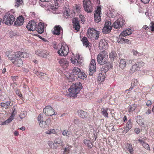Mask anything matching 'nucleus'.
<instances>
[{"mask_svg": "<svg viewBox=\"0 0 154 154\" xmlns=\"http://www.w3.org/2000/svg\"><path fill=\"white\" fill-rule=\"evenodd\" d=\"M135 64L136 65V66L138 68L140 67L143 66L144 65V63L143 62H138Z\"/></svg>", "mask_w": 154, "mask_h": 154, "instance_id": "a18cd8bd", "label": "nucleus"}, {"mask_svg": "<svg viewBox=\"0 0 154 154\" xmlns=\"http://www.w3.org/2000/svg\"><path fill=\"white\" fill-rule=\"evenodd\" d=\"M15 20L14 16L9 13H6L3 17V23L6 24L10 26L12 24Z\"/></svg>", "mask_w": 154, "mask_h": 154, "instance_id": "423d86ee", "label": "nucleus"}, {"mask_svg": "<svg viewBox=\"0 0 154 154\" xmlns=\"http://www.w3.org/2000/svg\"><path fill=\"white\" fill-rule=\"evenodd\" d=\"M131 128H130L126 127L125 128L124 130V132L125 133H126L128 131H129Z\"/></svg>", "mask_w": 154, "mask_h": 154, "instance_id": "13d9d810", "label": "nucleus"}, {"mask_svg": "<svg viewBox=\"0 0 154 154\" xmlns=\"http://www.w3.org/2000/svg\"><path fill=\"white\" fill-rule=\"evenodd\" d=\"M108 47V43L105 39H102L99 42V47L100 50H106Z\"/></svg>", "mask_w": 154, "mask_h": 154, "instance_id": "f3484780", "label": "nucleus"}, {"mask_svg": "<svg viewBox=\"0 0 154 154\" xmlns=\"http://www.w3.org/2000/svg\"><path fill=\"white\" fill-rule=\"evenodd\" d=\"M82 41L83 43L85 42H87V41H88V40L87 38L86 37H85L82 38Z\"/></svg>", "mask_w": 154, "mask_h": 154, "instance_id": "69168bd1", "label": "nucleus"}, {"mask_svg": "<svg viewBox=\"0 0 154 154\" xmlns=\"http://www.w3.org/2000/svg\"><path fill=\"white\" fill-rule=\"evenodd\" d=\"M26 27L29 30L34 31L35 30L36 28V23L34 21L31 20L29 22Z\"/></svg>", "mask_w": 154, "mask_h": 154, "instance_id": "2eb2a0df", "label": "nucleus"}, {"mask_svg": "<svg viewBox=\"0 0 154 154\" xmlns=\"http://www.w3.org/2000/svg\"><path fill=\"white\" fill-rule=\"evenodd\" d=\"M136 120L137 122L139 125H144V120L139 115L137 116L136 118Z\"/></svg>", "mask_w": 154, "mask_h": 154, "instance_id": "a878e982", "label": "nucleus"}, {"mask_svg": "<svg viewBox=\"0 0 154 154\" xmlns=\"http://www.w3.org/2000/svg\"><path fill=\"white\" fill-rule=\"evenodd\" d=\"M119 41V42H120L121 43H128L129 42V40L128 39H126L124 38H120Z\"/></svg>", "mask_w": 154, "mask_h": 154, "instance_id": "79ce46f5", "label": "nucleus"}, {"mask_svg": "<svg viewBox=\"0 0 154 154\" xmlns=\"http://www.w3.org/2000/svg\"><path fill=\"white\" fill-rule=\"evenodd\" d=\"M84 143L86 145H87L88 147L91 148L92 146V143L91 142L87 140H84Z\"/></svg>", "mask_w": 154, "mask_h": 154, "instance_id": "f704fd0d", "label": "nucleus"}, {"mask_svg": "<svg viewBox=\"0 0 154 154\" xmlns=\"http://www.w3.org/2000/svg\"><path fill=\"white\" fill-rule=\"evenodd\" d=\"M24 22V18L22 16L18 17L16 20L14 22V25L17 26L23 25Z\"/></svg>", "mask_w": 154, "mask_h": 154, "instance_id": "a211bd4d", "label": "nucleus"}, {"mask_svg": "<svg viewBox=\"0 0 154 154\" xmlns=\"http://www.w3.org/2000/svg\"><path fill=\"white\" fill-rule=\"evenodd\" d=\"M70 132L67 130H64L62 131V134L65 136L69 137L70 135Z\"/></svg>", "mask_w": 154, "mask_h": 154, "instance_id": "58836bf2", "label": "nucleus"}, {"mask_svg": "<svg viewBox=\"0 0 154 154\" xmlns=\"http://www.w3.org/2000/svg\"><path fill=\"white\" fill-rule=\"evenodd\" d=\"M126 31H127V32L128 35H130L132 33V30L130 29H128L125 30Z\"/></svg>", "mask_w": 154, "mask_h": 154, "instance_id": "bf43d9fd", "label": "nucleus"}, {"mask_svg": "<svg viewBox=\"0 0 154 154\" xmlns=\"http://www.w3.org/2000/svg\"><path fill=\"white\" fill-rule=\"evenodd\" d=\"M17 53L18 54L20 55V57L21 58H27L29 55V54L26 52H21L19 51L17 52Z\"/></svg>", "mask_w": 154, "mask_h": 154, "instance_id": "7c9ffc66", "label": "nucleus"}, {"mask_svg": "<svg viewBox=\"0 0 154 154\" xmlns=\"http://www.w3.org/2000/svg\"><path fill=\"white\" fill-rule=\"evenodd\" d=\"M42 76L40 77V78L42 80L46 81L48 79V77L46 74L44 73Z\"/></svg>", "mask_w": 154, "mask_h": 154, "instance_id": "de8ad7c7", "label": "nucleus"}, {"mask_svg": "<svg viewBox=\"0 0 154 154\" xmlns=\"http://www.w3.org/2000/svg\"><path fill=\"white\" fill-rule=\"evenodd\" d=\"M127 145L128 150L129 151L130 153L131 154L133 151V149L132 148V145L129 144H128Z\"/></svg>", "mask_w": 154, "mask_h": 154, "instance_id": "37998d69", "label": "nucleus"}, {"mask_svg": "<svg viewBox=\"0 0 154 154\" xmlns=\"http://www.w3.org/2000/svg\"><path fill=\"white\" fill-rule=\"evenodd\" d=\"M58 6L57 5H52L49 8V11L54 14H58L59 13L58 10Z\"/></svg>", "mask_w": 154, "mask_h": 154, "instance_id": "b1692460", "label": "nucleus"}, {"mask_svg": "<svg viewBox=\"0 0 154 154\" xmlns=\"http://www.w3.org/2000/svg\"><path fill=\"white\" fill-rule=\"evenodd\" d=\"M143 28L145 30L149 32H153L154 31V22H152L149 25V26H144Z\"/></svg>", "mask_w": 154, "mask_h": 154, "instance_id": "4be33fe9", "label": "nucleus"}, {"mask_svg": "<svg viewBox=\"0 0 154 154\" xmlns=\"http://www.w3.org/2000/svg\"><path fill=\"white\" fill-rule=\"evenodd\" d=\"M108 56L107 52L104 51L101 52L97 55V57L98 63L101 65L106 63L107 61Z\"/></svg>", "mask_w": 154, "mask_h": 154, "instance_id": "39448f33", "label": "nucleus"}, {"mask_svg": "<svg viewBox=\"0 0 154 154\" xmlns=\"http://www.w3.org/2000/svg\"><path fill=\"white\" fill-rule=\"evenodd\" d=\"M26 111L21 112L20 116L21 119H22L24 118L26 116Z\"/></svg>", "mask_w": 154, "mask_h": 154, "instance_id": "3c124183", "label": "nucleus"}, {"mask_svg": "<svg viewBox=\"0 0 154 154\" xmlns=\"http://www.w3.org/2000/svg\"><path fill=\"white\" fill-rule=\"evenodd\" d=\"M125 20L122 19H119L114 23L113 27L115 28L119 29L123 26Z\"/></svg>", "mask_w": 154, "mask_h": 154, "instance_id": "4468645a", "label": "nucleus"}, {"mask_svg": "<svg viewBox=\"0 0 154 154\" xmlns=\"http://www.w3.org/2000/svg\"><path fill=\"white\" fill-rule=\"evenodd\" d=\"M126 65V62L125 59H122L120 60L119 63V67L122 69H124Z\"/></svg>", "mask_w": 154, "mask_h": 154, "instance_id": "c756f323", "label": "nucleus"}, {"mask_svg": "<svg viewBox=\"0 0 154 154\" xmlns=\"http://www.w3.org/2000/svg\"><path fill=\"white\" fill-rule=\"evenodd\" d=\"M82 88V85L80 82L72 84L68 89L69 93L68 96L72 97H76L77 94Z\"/></svg>", "mask_w": 154, "mask_h": 154, "instance_id": "f03ea898", "label": "nucleus"}, {"mask_svg": "<svg viewBox=\"0 0 154 154\" xmlns=\"http://www.w3.org/2000/svg\"><path fill=\"white\" fill-rule=\"evenodd\" d=\"M80 71H81V70L79 68L76 67H74L72 70V74L77 78V76Z\"/></svg>", "mask_w": 154, "mask_h": 154, "instance_id": "cd10ccee", "label": "nucleus"}, {"mask_svg": "<svg viewBox=\"0 0 154 154\" xmlns=\"http://www.w3.org/2000/svg\"><path fill=\"white\" fill-rule=\"evenodd\" d=\"M59 62L60 65L64 69L66 68L68 66V62L66 59H61L59 61Z\"/></svg>", "mask_w": 154, "mask_h": 154, "instance_id": "412c9836", "label": "nucleus"}, {"mask_svg": "<svg viewBox=\"0 0 154 154\" xmlns=\"http://www.w3.org/2000/svg\"><path fill=\"white\" fill-rule=\"evenodd\" d=\"M138 68L136 66V65L134 64L131 68L129 71V73L132 74L135 72L137 70Z\"/></svg>", "mask_w": 154, "mask_h": 154, "instance_id": "473e14b6", "label": "nucleus"}, {"mask_svg": "<svg viewBox=\"0 0 154 154\" xmlns=\"http://www.w3.org/2000/svg\"><path fill=\"white\" fill-rule=\"evenodd\" d=\"M101 12V8L100 7H97V10L95 11L94 13V19L96 22L98 23L101 20L100 13Z\"/></svg>", "mask_w": 154, "mask_h": 154, "instance_id": "9d476101", "label": "nucleus"}, {"mask_svg": "<svg viewBox=\"0 0 154 154\" xmlns=\"http://www.w3.org/2000/svg\"><path fill=\"white\" fill-rule=\"evenodd\" d=\"M81 8L80 7V6H77L76 7V11L78 13H79L80 12V9Z\"/></svg>", "mask_w": 154, "mask_h": 154, "instance_id": "052dcab7", "label": "nucleus"}, {"mask_svg": "<svg viewBox=\"0 0 154 154\" xmlns=\"http://www.w3.org/2000/svg\"><path fill=\"white\" fill-rule=\"evenodd\" d=\"M108 70V69L107 68L106 69L104 68H102L101 69V73H102L103 74V73H105L106 74V72Z\"/></svg>", "mask_w": 154, "mask_h": 154, "instance_id": "6e6d98bb", "label": "nucleus"}, {"mask_svg": "<svg viewBox=\"0 0 154 154\" xmlns=\"http://www.w3.org/2000/svg\"><path fill=\"white\" fill-rule=\"evenodd\" d=\"M79 116L83 119H85L88 116V113L86 112L83 110H80L79 113Z\"/></svg>", "mask_w": 154, "mask_h": 154, "instance_id": "c85d7f7f", "label": "nucleus"}, {"mask_svg": "<svg viewBox=\"0 0 154 154\" xmlns=\"http://www.w3.org/2000/svg\"><path fill=\"white\" fill-rule=\"evenodd\" d=\"M83 7L85 11L88 13H91L93 11L91 1L90 0H84Z\"/></svg>", "mask_w": 154, "mask_h": 154, "instance_id": "0eeeda50", "label": "nucleus"}, {"mask_svg": "<svg viewBox=\"0 0 154 154\" xmlns=\"http://www.w3.org/2000/svg\"><path fill=\"white\" fill-rule=\"evenodd\" d=\"M33 72L39 78H40V77H42V76L44 74L43 72H41L36 70H34L33 71Z\"/></svg>", "mask_w": 154, "mask_h": 154, "instance_id": "e433bc0d", "label": "nucleus"}, {"mask_svg": "<svg viewBox=\"0 0 154 154\" xmlns=\"http://www.w3.org/2000/svg\"><path fill=\"white\" fill-rule=\"evenodd\" d=\"M71 62L73 64H75V65H77V60L76 59H73L72 58H71Z\"/></svg>", "mask_w": 154, "mask_h": 154, "instance_id": "4d7b16f0", "label": "nucleus"}, {"mask_svg": "<svg viewBox=\"0 0 154 154\" xmlns=\"http://www.w3.org/2000/svg\"><path fill=\"white\" fill-rule=\"evenodd\" d=\"M73 28L77 31H79L80 28L79 21L76 18H75L72 21Z\"/></svg>", "mask_w": 154, "mask_h": 154, "instance_id": "aec40b11", "label": "nucleus"}, {"mask_svg": "<svg viewBox=\"0 0 154 154\" xmlns=\"http://www.w3.org/2000/svg\"><path fill=\"white\" fill-rule=\"evenodd\" d=\"M142 145L146 149H148L149 148V145L145 142L142 144Z\"/></svg>", "mask_w": 154, "mask_h": 154, "instance_id": "603ef678", "label": "nucleus"}, {"mask_svg": "<svg viewBox=\"0 0 154 154\" xmlns=\"http://www.w3.org/2000/svg\"><path fill=\"white\" fill-rule=\"evenodd\" d=\"M69 148L68 147H66L65 148L64 152H69Z\"/></svg>", "mask_w": 154, "mask_h": 154, "instance_id": "774afa93", "label": "nucleus"}, {"mask_svg": "<svg viewBox=\"0 0 154 154\" xmlns=\"http://www.w3.org/2000/svg\"><path fill=\"white\" fill-rule=\"evenodd\" d=\"M57 47V52L59 55L62 56H66L68 54L69 52V48L65 44L61 43L58 44Z\"/></svg>", "mask_w": 154, "mask_h": 154, "instance_id": "7ed1b4c3", "label": "nucleus"}, {"mask_svg": "<svg viewBox=\"0 0 154 154\" xmlns=\"http://www.w3.org/2000/svg\"><path fill=\"white\" fill-rule=\"evenodd\" d=\"M43 112L48 116H51L55 115V112L53 109L49 106H46L43 109Z\"/></svg>", "mask_w": 154, "mask_h": 154, "instance_id": "6e6552de", "label": "nucleus"}, {"mask_svg": "<svg viewBox=\"0 0 154 154\" xmlns=\"http://www.w3.org/2000/svg\"><path fill=\"white\" fill-rule=\"evenodd\" d=\"M45 133L47 134H54L55 133V131L54 129H50L46 131Z\"/></svg>", "mask_w": 154, "mask_h": 154, "instance_id": "09e8293b", "label": "nucleus"}, {"mask_svg": "<svg viewBox=\"0 0 154 154\" xmlns=\"http://www.w3.org/2000/svg\"><path fill=\"white\" fill-rule=\"evenodd\" d=\"M151 104V102L150 100H148L147 101L146 105L147 106H150Z\"/></svg>", "mask_w": 154, "mask_h": 154, "instance_id": "338daca9", "label": "nucleus"}, {"mask_svg": "<svg viewBox=\"0 0 154 154\" xmlns=\"http://www.w3.org/2000/svg\"><path fill=\"white\" fill-rule=\"evenodd\" d=\"M126 127L131 128V123H129V122H127V123L126 124Z\"/></svg>", "mask_w": 154, "mask_h": 154, "instance_id": "0e129e2a", "label": "nucleus"}, {"mask_svg": "<svg viewBox=\"0 0 154 154\" xmlns=\"http://www.w3.org/2000/svg\"><path fill=\"white\" fill-rule=\"evenodd\" d=\"M24 5V3L23 0H15L14 2V6L17 8L19 7H23Z\"/></svg>", "mask_w": 154, "mask_h": 154, "instance_id": "bb28decb", "label": "nucleus"}, {"mask_svg": "<svg viewBox=\"0 0 154 154\" xmlns=\"http://www.w3.org/2000/svg\"><path fill=\"white\" fill-rule=\"evenodd\" d=\"M19 54L16 52H11L7 53L6 55L14 65L21 67L23 63V60Z\"/></svg>", "mask_w": 154, "mask_h": 154, "instance_id": "f257e3e1", "label": "nucleus"}, {"mask_svg": "<svg viewBox=\"0 0 154 154\" xmlns=\"http://www.w3.org/2000/svg\"><path fill=\"white\" fill-rule=\"evenodd\" d=\"M75 59L77 60V63L78 65H81L82 63V60L80 56L79 55H78L76 56Z\"/></svg>", "mask_w": 154, "mask_h": 154, "instance_id": "c9c22d12", "label": "nucleus"}, {"mask_svg": "<svg viewBox=\"0 0 154 154\" xmlns=\"http://www.w3.org/2000/svg\"><path fill=\"white\" fill-rule=\"evenodd\" d=\"M99 32L94 28H89L87 31V36L89 38L95 40H97L99 36Z\"/></svg>", "mask_w": 154, "mask_h": 154, "instance_id": "20e7f679", "label": "nucleus"}, {"mask_svg": "<svg viewBox=\"0 0 154 154\" xmlns=\"http://www.w3.org/2000/svg\"><path fill=\"white\" fill-rule=\"evenodd\" d=\"M38 120L39 122V125L42 128H46L48 126L46 121L48 120V119H46L45 121H44L43 120V118L41 114H39L38 117Z\"/></svg>", "mask_w": 154, "mask_h": 154, "instance_id": "dca6fc26", "label": "nucleus"}, {"mask_svg": "<svg viewBox=\"0 0 154 154\" xmlns=\"http://www.w3.org/2000/svg\"><path fill=\"white\" fill-rule=\"evenodd\" d=\"M35 54L37 55L44 58H47L49 55L48 52L45 50H38L35 51Z\"/></svg>", "mask_w": 154, "mask_h": 154, "instance_id": "f8f14e48", "label": "nucleus"}, {"mask_svg": "<svg viewBox=\"0 0 154 154\" xmlns=\"http://www.w3.org/2000/svg\"><path fill=\"white\" fill-rule=\"evenodd\" d=\"M112 27L111 26V22L109 21L106 22L104 26L102 29V32L104 34L109 33L112 29Z\"/></svg>", "mask_w": 154, "mask_h": 154, "instance_id": "1a4fd4ad", "label": "nucleus"}, {"mask_svg": "<svg viewBox=\"0 0 154 154\" xmlns=\"http://www.w3.org/2000/svg\"><path fill=\"white\" fill-rule=\"evenodd\" d=\"M106 75V74L105 73H100L99 74V76L100 77V79L101 81H103L105 78V76Z\"/></svg>", "mask_w": 154, "mask_h": 154, "instance_id": "4c0bfd02", "label": "nucleus"}, {"mask_svg": "<svg viewBox=\"0 0 154 154\" xmlns=\"http://www.w3.org/2000/svg\"><path fill=\"white\" fill-rule=\"evenodd\" d=\"M109 58L111 60L114 61L115 60H116L117 58V54L115 51H112L109 54Z\"/></svg>", "mask_w": 154, "mask_h": 154, "instance_id": "393cba45", "label": "nucleus"}, {"mask_svg": "<svg viewBox=\"0 0 154 154\" xmlns=\"http://www.w3.org/2000/svg\"><path fill=\"white\" fill-rule=\"evenodd\" d=\"M137 82H138L137 79H133L132 81L131 85V86L134 87L137 85Z\"/></svg>", "mask_w": 154, "mask_h": 154, "instance_id": "49530a36", "label": "nucleus"}, {"mask_svg": "<svg viewBox=\"0 0 154 154\" xmlns=\"http://www.w3.org/2000/svg\"><path fill=\"white\" fill-rule=\"evenodd\" d=\"M127 35H128L127 32V31H125L122 32L121 33V34L119 36V39L118 40V41L119 40L120 38H122V36H125Z\"/></svg>", "mask_w": 154, "mask_h": 154, "instance_id": "a19ab883", "label": "nucleus"}, {"mask_svg": "<svg viewBox=\"0 0 154 154\" xmlns=\"http://www.w3.org/2000/svg\"><path fill=\"white\" fill-rule=\"evenodd\" d=\"M134 131L137 134H138L140 132V130L138 128H135L134 129Z\"/></svg>", "mask_w": 154, "mask_h": 154, "instance_id": "680f3d73", "label": "nucleus"}, {"mask_svg": "<svg viewBox=\"0 0 154 154\" xmlns=\"http://www.w3.org/2000/svg\"><path fill=\"white\" fill-rule=\"evenodd\" d=\"M10 103V101H8L5 103H1V106L6 109L8 107Z\"/></svg>", "mask_w": 154, "mask_h": 154, "instance_id": "72a5a7b5", "label": "nucleus"}, {"mask_svg": "<svg viewBox=\"0 0 154 154\" xmlns=\"http://www.w3.org/2000/svg\"><path fill=\"white\" fill-rule=\"evenodd\" d=\"M44 25L43 23L40 22L38 24L37 31L40 34L43 33L44 31Z\"/></svg>", "mask_w": 154, "mask_h": 154, "instance_id": "5701e85b", "label": "nucleus"}, {"mask_svg": "<svg viewBox=\"0 0 154 154\" xmlns=\"http://www.w3.org/2000/svg\"><path fill=\"white\" fill-rule=\"evenodd\" d=\"M13 112L11 115V116L8 119H7L5 121L2 122L1 125H6L11 122L12 120L14 119V118L15 116V115L16 114L17 110L15 108H14V106L13 107V108L12 109Z\"/></svg>", "mask_w": 154, "mask_h": 154, "instance_id": "9b49d317", "label": "nucleus"}, {"mask_svg": "<svg viewBox=\"0 0 154 154\" xmlns=\"http://www.w3.org/2000/svg\"><path fill=\"white\" fill-rule=\"evenodd\" d=\"M96 68V66L95 60L92 59L89 65V70L90 72L89 75H92L95 72Z\"/></svg>", "mask_w": 154, "mask_h": 154, "instance_id": "ddd939ff", "label": "nucleus"}, {"mask_svg": "<svg viewBox=\"0 0 154 154\" xmlns=\"http://www.w3.org/2000/svg\"><path fill=\"white\" fill-rule=\"evenodd\" d=\"M132 52L134 55L136 56H139L140 55V53L138 52L137 51L135 50H133Z\"/></svg>", "mask_w": 154, "mask_h": 154, "instance_id": "8fccbe9b", "label": "nucleus"}, {"mask_svg": "<svg viewBox=\"0 0 154 154\" xmlns=\"http://www.w3.org/2000/svg\"><path fill=\"white\" fill-rule=\"evenodd\" d=\"M74 122L75 124L79 125L80 124V121L77 118L75 119L74 120Z\"/></svg>", "mask_w": 154, "mask_h": 154, "instance_id": "5fc2aeb1", "label": "nucleus"}, {"mask_svg": "<svg viewBox=\"0 0 154 154\" xmlns=\"http://www.w3.org/2000/svg\"><path fill=\"white\" fill-rule=\"evenodd\" d=\"M61 30H62L63 29L61 26L60 25H57L54 27L53 30L52 31V33L54 35H59L60 34Z\"/></svg>", "mask_w": 154, "mask_h": 154, "instance_id": "6ab92c4d", "label": "nucleus"}, {"mask_svg": "<svg viewBox=\"0 0 154 154\" xmlns=\"http://www.w3.org/2000/svg\"><path fill=\"white\" fill-rule=\"evenodd\" d=\"M62 140L59 138H57L54 140V142L55 143L60 144L62 143Z\"/></svg>", "mask_w": 154, "mask_h": 154, "instance_id": "c03bdc74", "label": "nucleus"}, {"mask_svg": "<svg viewBox=\"0 0 154 154\" xmlns=\"http://www.w3.org/2000/svg\"><path fill=\"white\" fill-rule=\"evenodd\" d=\"M101 113L105 117L108 118V113L107 112V110L105 109H101Z\"/></svg>", "mask_w": 154, "mask_h": 154, "instance_id": "ea45409f", "label": "nucleus"}, {"mask_svg": "<svg viewBox=\"0 0 154 154\" xmlns=\"http://www.w3.org/2000/svg\"><path fill=\"white\" fill-rule=\"evenodd\" d=\"M89 42L88 41H87V42H85L83 43V45L85 46L86 47H87L89 45Z\"/></svg>", "mask_w": 154, "mask_h": 154, "instance_id": "e2e57ef3", "label": "nucleus"}, {"mask_svg": "<svg viewBox=\"0 0 154 154\" xmlns=\"http://www.w3.org/2000/svg\"><path fill=\"white\" fill-rule=\"evenodd\" d=\"M135 107L134 106H130L129 108V109L128 110V111L129 112H131L132 111H133L135 109Z\"/></svg>", "mask_w": 154, "mask_h": 154, "instance_id": "864d4df0", "label": "nucleus"}, {"mask_svg": "<svg viewBox=\"0 0 154 154\" xmlns=\"http://www.w3.org/2000/svg\"><path fill=\"white\" fill-rule=\"evenodd\" d=\"M86 76H87L85 73L84 72H81V71H80L77 76V78H78L81 79H84L86 78Z\"/></svg>", "mask_w": 154, "mask_h": 154, "instance_id": "2f4dec72", "label": "nucleus"}]
</instances>
